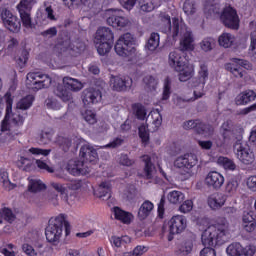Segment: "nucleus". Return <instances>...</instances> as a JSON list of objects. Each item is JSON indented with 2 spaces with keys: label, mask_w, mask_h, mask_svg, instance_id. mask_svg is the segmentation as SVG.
Instances as JSON below:
<instances>
[{
  "label": "nucleus",
  "mask_w": 256,
  "mask_h": 256,
  "mask_svg": "<svg viewBox=\"0 0 256 256\" xmlns=\"http://www.w3.org/2000/svg\"><path fill=\"white\" fill-rule=\"evenodd\" d=\"M227 233H229V222L220 218L217 223L205 229L201 235L204 249L200 251V256H217V252L212 247L227 243Z\"/></svg>",
  "instance_id": "1"
},
{
  "label": "nucleus",
  "mask_w": 256,
  "mask_h": 256,
  "mask_svg": "<svg viewBox=\"0 0 256 256\" xmlns=\"http://www.w3.org/2000/svg\"><path fill=\"white\" fill-rule=\"evenodd\" d=\"M162 32L172 35L173 39L180 35V51H193L195 49V38L193 31L187 27L179 18H172L167 14L161 15Z\"/></svg>",
  "instance_id": "2"
},
{
  "label": "nucleus",
  "mask_w": 256,
  "mask_h": 256,
  "mask_svg": "<svg viewBox=\"0 0 256 256\" xmlns=\"http://www.w3.org/2000/svg\"><path fill=\"white\" fill-rule=\"evenodd\" d=\"M63 227L65 228L66 237L71 233V224L65 218L64 214H60L55 218L54 223L46 227L45 235L49 243H57L63 234Z\"/></svg>",
  "instance_id": "3"
},
{
  "label": "nucleus",
  "mask_w": 256,
  "mask_h": 256,
  "mask_svg": "<svg viewBox=\"0 0 256 256\" xmlns=\"http://www.w3.org/2000/svg\"><path fill=\"white\" fill-rule=\"evenodd\" d=\"M135 38L131 33H126L117 40L115 44V52L119 57L127 58L129 61L137 60V48H135Z\"/></svg>",
  "instance_id": "4"
},
{
  "label": "nucleus",
  "mask_w": 256,
  "mask_h": 256,
  "mask_svg": "<svg viewBox=\"0 0 256 256\" xmlns=\"http://www.w3.org/2000/svg\"><path fill=\"white\" fill-rule=\"evenodd\" d=\"M51 77L37 72H30L26 76V87L30 91H39L41 89H49L51 87Z\"/></svg>",
  "instance_id": "5"
},
{
  "label": "nucleus",
  "mask_w": 256,
  "mask_h": 256,
  "mask_svg": "<svg viewBox=\"0 0 256 256\" xmlns=\"http://www.w3.org/2000/svg\"><path fill=\"white\" fill-rule=\"evenodd\" d=\"M243 131V128L235 125L233 121H225L221 126L223 143H229L230 141H235V139L238 142L241 141L243 139Z\"/></svg>",
  "instance_id": "6"
},
{
  "label": "nucleus",
  "mask_w": 256,
  "mask_h": 256,
  "mask_svg": "<svg viewBox=\"0 0 256 256\" xmlns=\"http://www.w3.org/2000/svg\"><path fill=\"white\" fill-rule=\"evenodd\" d=\"M106 22L111 27H117L119 29H125L131 25L129 18L123 16V10L121 9H108L105 12Z\"/></svg>",
  "instance_id": "7"
},
{
  "label": "nucleus",
  "mask_w": 256,
  "mask_h": 256,
  "mask_svg": "<svg viewBox=\"0 0 256 256\" xmlns=\"http://www.w3.org/2000/svg\"><path fill=\"white\" fill-rule=\"evenodd\" d=\"M35 3V0H21L17 5V10L19 12L22 25L26 27V29H31L33 27L30 12Z\"/></svg>",
  "instance_id": "8"
},
{
  "label": "nucleus",
  "mask_w": 256,
  "mask_h": 256,
  "mask_svg": "<svg viewBox=\"0 0 256 256\" xmlns=\"http://www.w3.org/2000/svg\"><path fill=\"white\" fill-rule=\"evenodd\" d=\"M0 16L3 25L12 33H17L21 29V20L17 17L11 10L7 8H2L0 10Z\"/></svg>",
  "instance_id": "9"
},
{
  "label": "nucleus",
  "mask_w": 256,
  "mask_h": 256,
  "mask_svg": "<svg viewBox=\"0 0 256 256\" xmlns=\"http://www.w3.org/2000/svg\"><path fill=\"white\" fill-rule=\"evenodd\" d=\"M220 19L223 25H225V27H228V29H239V15L237 14V11L233 9V7L224 8Z\"/></svg>",
  "instance_id": "10"
},
{
  "label": "nucleus",
  "mask_w": 256,
  "mask_h": 256,
  "mask_svg": "<svg viewBox=\"0 0 256 256\" xmlns=\"http://www.w3.org/2000/svg\"><path fill=\"white\" fill-rule=\"evenodd\" d=\"M197 155L193 153H187L183 156H179L174 161V167H177L178 169H187V175L188 177H191V169L197 165Z\"/></svg>",
  "instance_id": "11"
},
{
  "label": "nucleus",
  "mask_w": 256,
  "mask_h": 256,
  "mask_svg": "<svg viewBox=\"0 0 256 256\" xmlns=\"http://www.w3.org/2000/svg\"><path fill=\"white\" fill-rule=\"evenodd\" d=\"M66 170L70 175H89L91 172V166L89 164H85L82 160L72 159L69 160L66 166Z\"/></svg>",
  "instance_id": "12"
},
{
  "label": "nucleus",
  "mask_w": 256,
  "mask_h": 256,
  "mask_svg": "<svg viewBox=\"0 0 256 256\" xmlns=\"http://www.w3.org/2000/svg\"><path fill=\"white\" fill-rule=\"evenodd\" d=\"M255 251V246L249 245L243 248V246L237 242L230 244L226 249V253L230 256H254Z\"/></svg>",
  "instance_id": "13"
},
{
  "label": "nucleus",
  "mask_w": 256,
  "mask_h": 256,
  "mask_svg": "<svg viewBox=\"0 0 256 256\" xmlns=\"http://www.w3.org/2000/svg\"><path fill=\"white\" fill-rule=\"evenodd\" d=\"M80 156L83 159L82 161L84 162V165H88V167L95 165V163L99 161V154H97V150L90 145H84L81 147Z\"/></svg>",
  "instance_id": "14"
},
{
  "label": "nucleus",
  "mask_w": 256,
  "mask_h": 256,
  "mask_svg": "<svg viewBox=\"0 0 256 256\" xmlns=\"http://www.w3.org/2000/svg\"><path fill=\"white\" fill-rule=\"evenodd\" d=\"M168 225L169 232L172 235H179V233H183L187 228V219L185 216L176 215L169 220Z\"/></svg>",
  "instance_id": "15"
},
{
  "label": "nucleus",
  "mask_w": 256,
  "mask_h": 256,
  "mask_svg": "<svg viewBox=\"0 0 256 256\" xmlns=\"http://www.w3.org/2000/svg\"><path fill=\"white\" fill-rule=\"evenodd\" d=\"M223 183H225V177L217 171L209 172L205 178V185L214 191H219L223 187Z\"/></svg>",
  "instance_id": "16"
},
{
  "label": "nucleus",
  "mask_w": 256,
  "mask_h": 256,
  "mask_svg": "<svg viewBox=\"0 0 256 256\" xmlns=\"http://www.w3.org/2000/svg\"><path fill=\"white\" fill-rule=\"evenodd\" d=\"M234 149L235 151H237V158L244 165H252L255 162V153H253V151L249 149L243 148V146H241V143L237 142L234 146Z\"/></svg>",
  "instance_id": "17"
},
{
  "label": "nucleus",
  "mask_w": 256,
  "mask_h": 256,
  "mask_svg": "<svg viewBox=\"0 0 256 256\" xmlns=\"http://www.w3.org/2000/svg\"><path fill=\"white\" fill-rule=\"evenodd\" d=\"M102 97L103 94L101 93V90L94 87L87 88L82 92V101L84 105L99 103Z\"/></svg>",
  "instance_id": "18"
},
{
  "label": "nucleus",
  "mask_w": 256,
  "mask_h": 256,
  "mask_svg": "<svg viewBox=\"0 0 256 256\" xmlns=\"http://www.w3.org/2000/svg\"><path fill=\"white\" fill-rule=\"evenodd\" d=\"M133 80H125L119 76L111 75L110 79V87L113 91H127V89H131V84Z\"/></svg>",
  "instance_id": "19"
},
{
  "label": "nucleus",
  "mask_w": 256,
  "mask_h": 256,
  "mask_svg": "<svg viewBox=\"0 0 256 256\" xmlns=\"http://www.w3.org/2000/svg\"><path fill=\"white\" fill-rule=\"evenodd\" d=\"M94 41H104L109 43H114L115 34H113V30L109 27H100L96 31V35Z\"/></svg>",
  "instance_id": "20"
},
{
  "label": "nucleus",
  "mask_w": 256,
  "mask_h": 256,
  "mask_svg": "<svg viewBox=\"0 0 256 256\" xmlns=\"http://www.w3.org/2000/svg\"><path fill=\"white\" fill-rule=\"evenodd\" d=\"M142 161L144 163V169H143V177L144 179H153L155 176V173H157V170L155 168V164L151 161V156L144 155L142 156Z\"/></svg>",
  "instance_id": "21"
},
{
  "label": "nucleus",
  "mask_w": 256,
  "mask_h": 256,
  "mask_svg": "<svg viewBox=\"0 0 256 256\" xmlns=\"http://www.w3.org/2000/svg\"><path fill=\"white\" fill-rule=\"evenodd\" d=\"M54 95L61 99V101H64V103L73 100V94L71 93V91L68 90L65 84H58L54 89Z\"/></svg>",
  "instance_id": "22"
},
{
  "label": "nucleus",
  "mask_w": 256,
  "mask_h": 256,
  "mask_svg": "<svg viewBox=\"0 0 256 256\" xmlns=\"http://www.w3.org/2000/svg\"><path fill=\"white\" fill-rule=\"evenodd\" d=\"M225 201H227L225 195L219 193L210 195L208 197V205L211 209L214 210L221 209V207L225 205Z\"/></svg>",
  "instance_id": "23"
},
{
  "label": "nucleus",
  "mask_w": 256,
  "mask_h": 256,
  "mask_svg": "<svg viewBox=\"0 0 256 256\" xmlns=\"http://www.w3.org/2000/svg\"><path fill=\"white\" fill-rule=\"evenodd\" d=\"M175 71H179V81H189L193 77V66L192 65H176Z\"/></svg>",
  "instance_id": "24"
},
{
  "label": "nucleus",
  "mask_w": 256,
  "mask_h": 256,
  "mask_svg": "<svg viewBox=\"0 0 256 256\" xmlns=\"http://www.w3.org/2000/svg\"><path fill=\"white\" fill-rule=\"evenodd\" d=\"M256 93L253 90H245L236 97V105H247L255 101Z\"/></svg>",
  "instance_id": "25"
},
{
  "label": "nucleus",
  "mask_w": 256,
  "mask_h": 256,
  "mask_svg": "<svg viewBox=\"0 0 256 256\" xmlns=\"http://www.w3.org/2000/svg\"><path fill=\"white\" fill-rule=\"evenodd\" d=\"M63 83L65 87H67L70 91H73L74 93H77L83 89V83L79 81L78 79L71 78L69 76H66L63 78Z\"/></svg>",
  "instance_id": "26"
},
{
  "label": "nucleus",
  "mask_w": 256,
  "mask_h": 256,
  "mask_svg": "<svg viewBox=\"0 0 256 256\" xmlns=\"http://www.w3.org/2000/svg\"><path fill=\"white\" fill-rule=\"evenodd\" d=\"M153 203L149 200L143 202L141 207L138 210V219L140 221H145L149 215H151V211H153Z\"/></svg>",
  "instance_id": "27"
},
{
  "label": "nucleus",
  "mask_w": 256,
  "mask_h": 256,
  "mask_svg": "<svg viewBox=\"0 0 256 256\" xmlns=\"http://www.w3.org/2000/svg\"><path fill=\"white\" fill-rule=\"evenodd\" d=\"M218 43L220 47L229 49V47H233V44L235 43V35L224 32L219 36Z\"/></svg>",
  "instance_id": "28"
},
{
  "label": "nucleus",
  "mask_w": 256,
  "mask_h": 256,
  "mask_svg": "<svg viewBox=\"0 0 256 256\" xmlns=\"http://www.w3.org/2000/svg\"><path fill=\"white\" fill-rule=\"evenodd\" d=\"M85 42L81 40H75L71 43L67 51L70 53L72 57H77V55H81L83 51H85Z\"/></svg>",
  "instance_id": "29"
},
{
  "label": "nucleus",
  "mask_w": 256,
  "mask_h": 256,
  "mask_svg": "<svg viewBox=\"0 0 256 256\" xmlns=\"http://www.w3.org/2000/svg\"><path fill=\"white\" fill-rule=\"evenodd\" d=\"M195 133H197V135H213V133H215V128H213L211 124H207L198 119Z\"/></svg>",
  "instance_id": "30"
},
{
  "label": "nucleus",
  "mask_w": 256,
  "mask_h": 256,
  "mask_svg": "<svg viewBox=\"0 0 256 256\" xmlns=\"http://www.w3.org/2000/svg\"><path fill=\"white\" fill-rule=\"evenodd\" d=\"M168 61L170 65H187V59L179 53V50H174L170 52L168 56Z\"/></svg>",
  "instance_id": "31"
},
{
  "label": "nucleus",
  "mask_w": 256,
  "mask_h": 256,
  "mask_svg": "<svg viewBox=\"0 0 256 256\" xmlns=\"http://www.w3.org/2000/svg\"><path fill=\"white\" fill-rule=\"evenodd\" d=\"M114 215L115 219H118V221L126 223L127 225H129V223H131V219H133V215H131V213L125 212L119 207L114 208Z\"/></svg>",
  "instance_id": "32"
},
{
  "label": "nucleus",
  "mask_w": 256,
  "mask_h": 256,
  "mask_svg": "<svg viewBox=\"0 0 256 256\" xmlns=\"http://www.w3.org/2000/svg\"><path fill=\"white\" fill-rule=\"evenodd\" d=\"M98 197L103 199H111V184L109 182H102L98 188Z\"/></svg>",
  "instance_id": "33"
},
{
  "label": "nucleus",
  "mask_w": 256,
  "mask_h": 256,
  "mask_svg": "<svg viewBox=\"0 0 256 256\" xmlns=\"http://www.w3.org/2000/svg\"><path fill=\"white\" fill-rule=\"evenodd\" d=\"M167 199L172 205H179L185 201V194L181 191L174 190L168 193Z\"/></svg>",
  "instance_id": "34"
},
{
  "label": "nucleus",
  "mask_w": 256,
  "mask_h": 256,
  "mask_svg": "<svg viewBox=\"0 0 256 256\" xmlns=\"http://www.w3.org/2000/svg\"><path fill=\"white\" fill-rule=\"evenodd\" d=\"M95 48L97 49V53L100 55H107L109 51L113 48V42H104L94 40Z\"/></svg>",
  "instance_id": "35"
},
{
  "label": "nucleus",
  "mask_w": 256,
  "mask_h": 256,
  "mask_svg": "<svg viewBox=\"0 0 256 256\" xmlns=\"http://www.w3.org/2000/svg\"><path fill=\"white\" fill-rule=\"evenodd\" d=\"M28 191L30 193H40V191H45L46 186L41 180L29 178Z\"/></svg>",
  "instance_id": "36"
},
{
  "label": "nucleus",
  "mask_w": 256,
  "mask_h": 256,
  "mask_svg": "<svg viewBox=\"0 0 256 256\" xmlns=\"http://www.w3.org/2000/svg\"><path fill=\"white\" fill-rule=\"evenodd\" d=\"M183 11L187 17H193L197 13V2L195 0H185Z\"/></svg>",
  "instance_id": "37"
},
{
  "label": "nucleus",
  "mask_w": 256,
  "mask_h": 256,
  "mask_svg": "<svg viewBox=\"0 0 256 256\" xmlns=\"http://www.w3.org/2000/svg\"><path fill=\"white\" fill-rule=\"evenodd\" d=\"M193 251V240H186L182 243L180 248L176 251L179 256L191 255Z\"/></svg>",
  "instance_id": "38"
},
{
  "label": "nucleus",
  "mask_w": 256,
  "mask_h": 256,
  "mask_svg": "<svg viewBox=\"0 0 256 256\" xmlns=\"http://www.w3.org/2000/svg\"><path fill=\"white\" fill-rule=\"evenodd\" d=\"M0 183L4 189L11 190L15 188V185L9 180V173H7V170L5 169L0 170Z\"/></svg>",
  "instance_id": "39"
},
{
  "label": "nucleus",
  "mask_w": 256,
  "mask_h": 256,
  "mask_svg": "<svg viewBox=\"0 0 256 256\" xmlns=\"http://www.w3.org/2000/svg\"><path fill=\"white\" fill-rule=\"evenodd\" d=\"M28 241L32 243V245L36 246L37 249H41L43 247V242H41V234L37 231H32L28 233L27 237Z\"/></svg>",
  "instance_id": "40"
},
{
  "label": "nucleus",
  "mask_w": 256,
  "mask_h": 256,
  "mask_svg": "<svg viewBox=\"0 0 256 256\" xmlns=\"http://www.w3.org/2000/svg\"><path fill=\"white\" fill-rule=\"evenodd\" d=\"M143 83L145 84L144 89L146 91H155V89H157L158 81L151 75L145 76L143 78Z\"/></svg>",
  "instance_id": "41"
},
{
  "label": "nucleus",
  "mask_w": 256,
  "mask_h": 256,
  "mask_svg": "<svg viewBox=\"0 0 256 256\" xmlns=\"http://www.w3.org/2000/svg\"><path fill=\"white\" fill-rule=\"evenodd\" d=\"M33 101H35V97H33V95H28L22 98L17 103V109H22L23 111H27V109H29V107L33 105Z\"/></svg>",
  "instance_id": "42"
},
{
  "label": "nucleus",
  "mask_w": 256,
  "mask_h": 256,
  "mask_svg": "<svg viewBox=\"0 0 256 256\" xmlns=\"http://www.w3.org/2000/svg\"><path fill=\"white\" fill-rule=\"evenodd\" d=\"M218 165H221L224 169H229V171H235L237 169V165L233 160L223 156L218 158Z\"/></svg>",
  "instance_id": "43"
},
{
  "label": "nucleus",
  "mask_w": 256,
  "mask_h": 256,
  "mask_svg": "<svg viewBox=\"0 0 256 256\" xmlns=\"http://www.w3.org/2000/svg\"><path fill=\"white\" fill-rule=\"evenodd\" d=\"M43 7H44V16L48 18L49 21H57V17H55V11L51 6V2L44 1Z\"/></svg>",
  "instance_id": "44"
},
{
  "label": "nucleus",
  "mask_w": 256,
  "mask_h": 256,
  "mask_svg": "<svg viewBox=\"0 0 256 256\" xmlns=\"http://www.w3.org/2000/svg\"><path fill=\"white\" fill-rule=\"evenodd\" d=\"M110 241L111 243H113L115 247H125L127 243H131V238L129 236H122V237L112 236Z\"/></svg>",
  "instance_id": "45"
},
{
  "label": "nucleus",
  "mask_w": 256,
  "mask_h": 256,
  "mask_svg": "<svg viewBox=\"0 0 256 256\" xmlns=\"http://www.w3.org/2000/svg\"><path fill=\"white\" fill-rule=\"evenodd\" d=\"M139 7L144 13H151L155 9L154 0H138Z\"/></svg>",
  "instance_id": "46"
},
{
  "label": "nucleus",
  "mask_w": 256,
  "mask_h": 256,
  "mask_svg": "<svg viewBox=\"0 0 256 256\" xmlns=\"http://www.w3.org/2000/svg\"><path fill=\"white\" fill-rule=\"evenodd\" d=\"M157 47H159V34L152 33L147 42V49H149V51H155Z\"/></svg>",
  "instance_id": "47"
},
{
  "label": "nucleus",
  "mask_w": 256,
  "mask_h": 256,
  "mask_svg": "<svg viewBox=\"0 0 256 256\" xmlns=\"http://www.w3.org/2000/svg\"><path fill=\"white\" fill-rule=\"evenodd\" d=\"M226 71H230V73H232L234 77H240V78L243 77L245 73H247L245 71V67L239 66V65L227 66Z\"/></svg>",
  "instance_id": "48"
},
{
  "label": "nucleus",
  "mask_w": 256,
  "mask_h": 256,
  "mask_svg": "<svg viewBox=\"0 0 256 256\" xmlns=\"http://www.w3.org/2000/svg\"><path fill=\"white\" fill-rule=\"evenodd\" d=\"M239 187V182L235 179H231L226 183L225 191L228 195H235Z\"/></svg>",
  "instance_id": "49"
},
{
  "label": "nucleus",
  "mask_w": 256,
  "mask_h": 256,
  "mask_svg": "<svg viewBox=\"0 0 256 256\" xmlns=\"http://www.w3.org/2000/svg\"><path fill=\"white\" fill-rule=\"evenodd\" d=\"M213 47H215V39L213 38H205L200 42V48L206 53L212 51Z\"/></svg>",
  "instance_id": "50"
},
{
  "label": "nucleus",
  "mask_w": 256,
  "mask_h": 256,
  "mask_svg": "<svg viewBox=\"0 0 256 256\" xmlns=\"http://www.w3.org/2000/svg\"><path fill=\"white\" fill-rule=\"evenodd\" d=\"M18 166L22 168V171H33V169H35V165L25 157L20 158Z\"/></svg>",
  "instance_id": "51"
},
{
  "label": "nucleus",
  "mask_w": 256,
  "mask_h": 256,
  "mask_svg": "<svg viewBox=\"0 0 256 256\" xmlns=\"http://www.w3.org/2000/svg\"><path fill=\"white\" fill-rule=\"evenodd\" d=\"M171 95V79L166 77L164 80V89L162 94L163 101H167Z\"/></svg>",
  "instance_id": "52"
},
{
  "label": "nucleus",
  "mask_w": 256,
  "mask_h": 256,
  "mask_svg": "<svg viewBox=\"0 0 256 256\" xmlns=\"http://www.w3.org/2000/svg\"><path fill=\"white\" fill-rule=\"evenodd\" d=\"M139 137L142 140V143H149V129L146 125L142 124L139 128Z\"/></svg>",
  "instance_id": "53"
},
{
  "label": "nucleus",
  "mask_w": 256,
  "mask_h": 256,
  "mask_svg": "<svg viewBox=\"0 0 256 256\" xmlns=\"http://www.w3.org/2000/svg\"><path fill=\"white\" fill-rule=\"evenodd\" d=\"M53 139V130L42 131L40 134V143L43 145H47L49 141Z\"/></svg>",
  "instance_id": "54"
},
{
  "label": "nucleus",
  "mask_w": 256,
  "mask_h": 256,
  "mask_svg": "<svg viewBox=\"0 0 256 256\" xmlns=\"http://www.w3.org/2000/svg\"><path fill=\"white\" fill-rule=\"evenodd\" d=\"M83 118L89 125H95L97 123V118L95 116V113L91 110H86L83 114Z\"/></svg>",
  "instance_id": "55"
},
{
  "label": "nucleus",
  "mask_w": 256,
  "mask_h": 256,
  "mask_svg": "<svg viewBox=\"0 0 256 256\" xmlns=\"http://www.w3.org/2000/svg\"><path fill=\"white\" fill-rule=\"evenodd\" d=\"M2 219L7 221L8 223H13L15 221V215L13 214V211L9 208H3L2 209Z\"/></svg>",
  "instance_id": "56"
},
{
  "label": "nucleus",
  "mask_w": 256,
  "mask_h": 256,
  "mask_svg": "<svg viewBox=\"0 0 256 256\" xmlns=\"http://www.w3.org/2000/svg\"><path fill=\"white\" fill-rule=\"evenodd\" d=\"M151 117L153 119V125L155 126V128L157 129L160 125H162L163 123V116H161V113L159 112V110H156L154 112L151 113Z\"/></svg>",
  "instance_id": "57"
},
{
  "label": "nucleus",
  "mask_w": 256,
  "mask_h": 256,
  "mask_svg": "<svg viewBox=\"0 0 256 256\" xmlns=\"http://www.w3.org/2000/svg\"><path fill=\"white\" fill-rule=\"evenodd\" d=\"M58 143L59 147L62 149V151H64V153H67V151H69L71 147V139L61 137L59 138Z\"/></svg>",
  "instance_id": "58"
},
{
  "label": "nucleus",
  "mask_w": 256,
  "mask_h": 256,
  "mask_svg": "<svg viewBox=\"0 0 256 256\" xmlns=\"http://www.w3.org/2000/svg\"><path fill=\"white\" fill-rule=\"evenodd\" d=\"M199 77L200 83H202V85H205V82L209 78V69H207V66L203 65L200 67Z\"/></svg>",
  "instance_id": "59"
},
{
  "label": "nucleus",
  "mask_w": 256,
  "mask_h": 256,
  "mask_svg": "<svg viewBox=\"0 0 256 256\" xmlns=\"http://www.w3.org/2000/svg\"><path fill=\"white\" fill-rule=\"evenodd\" d=\"M198 121L199 119L187 120L183 123L182 127L185 131H191V129H193L196 132Z\"/></svg>",
  "instance_id": "60"
},
{
  "label": "nucleus",
  "mask_w": 256,
  "mask_h": 256,
  "mask_svg": "<svg viewBox=\"0 0 256 256\" xmlns=\"http://www.w3.org/2000/svg\"><path fill=\"white\" fill-rule=\"evenodd\" d=\"M179 211H181V213H189L190 211H193V201H184V203L180 205Z\"/></svg>",
  "instance_id": "61"
},
{
  "label": "nucleus",
  "mask_w": 256,
  "mask_h": 256,
  "mask_svg": "<svg viewBox=\"0 0 256 256\" xmlns=\"http://www.w3.org/2000/svg\"><path fill=\"white\" fill-rule=\"evenodd\" d=\"M28 151L32 155H43L44 157H47V155L51 153V149H40V148H30Z\"/></svg>",
  "instance_id": "62"
},
{
  "label": "nucleus",
  "mask_w": 256,
  "mask_h": 256,
  "mask_svg": "<svg viewBox=\"0 0 256 256\" xmlns=\"http://www.w3.org/2000/svg\"><path fill=\"white\" fill-rule=\"evenodd\" d=\"M250 47H249V53L252 55L256 54V31L251 32L250 34Z\"/></svg>",
  "instance_id": "63"
},
{
  "label": "nucleus",
  "mask_w": 256,
  "mask_h": 256,
  "mask_svg": "<svg viewBox=\"0 0 256 256\" xmlns=\"http://www.w3.org/2000/svg\"><path fill=\"white\" fill-rule=\"evenodd\" d=\"M22 250L26 255L29 256H37V252L33 249V246L29 245L28 243L22 245Z\"/></svg>",
  "instance_id": "64"
}]
</instances>
